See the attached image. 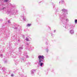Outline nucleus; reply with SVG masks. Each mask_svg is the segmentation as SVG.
Segmentation results:
<instances>
[{"instance_id":"obj_1","label":"nucleus","mask_w":77,"mask_h":77,"mask_svg":"<svg viewBox=\"0 0 77 77\" xmlns=\"http://www.w3.org/2000/svg\"><path fill=\"white\" fill-rule=\"evenodd\" d=\"M44 56H38V58L39 59V62H40H40H41V61H42V60H41V59H44Z\"/></svg>"},{"instance_id":"obj_2","label":"nucleus","mask_w":77,"mask_h":77,"mask_svg":"<svg viewBox=\"0 0 77 77\" xmlns=\"http://www.w3.org/2000/svg\"><path fill=\"white\" fill-rule=\"evenodd\" d=\"M70 32L71 33V34H72V33H74V31H71Z\"/></svg>"},{"instance_id":"obj_3","label":"nucleus","mask_w":77,"mask_h":77,"mask_svg":"<svg viewBox=\"0 0 77 77\" xmlns=\"http://www.w3.org/2000/svg\"><path fill=\"white\" fill-rule=\"evenodd\" d=\"M31 26V24H28L27 25V26H28V27H29V26Z\"/></svg>"},{"instance_id":"obj_4","label":"nucleus","mask_w":77,"mask_h":77,"mask_svg":"<svg viewBox=\"0 0 77 77\" xmlns=\"http://www.w3.org/2000/svg\"><path fill=\"white\" fill-rule=\"evenodd\" d=\"M42 65H43V63H41L40 64V66H42Z\"/></svg>"},{"instance_id":"obj_5","label":"nucleus","mask_w":77,"mask_h":77,"mask_svg":"<svg viewBox=\"0 0 77 77\" xmlns=\"http://www.w3.org/2000/svg\"><path fill=\"white\" fill-rule=\"evenodd\" d=\"M75 23H77V20H75Z\"/></svg>"},{"instance_id":"obj_6","label":"nucleus","mask_w":77,"mask_h":77,"mask_svg":"<svg viewBox=\"0 0 77 77\" xmlns=\"http://www.w3.org/2000/svg\"><path fill=\"white\" fill-rule=\"evenodd\" d=\"M8 0H5V2H7V1Z\"/></svg>"},{"instance_id":"obj_7","label":"nucleus","mask_w":77,"mask_h":77,"mask_svg":"<svg viewBox=\"0 0 77 77\" xmlns=\"http://www.w3.org/2000/svg\"><path fill=\"white\" fill-rule=\"evenodd\" d=\"M26 40L27 41H29V39L28 38H26Z\"/></svg>"},{"instance_id":"obj_8","label":"nucleus","mask_w":77,"mask_h":77,"mask_svg":"<svg viewBox=\"0 0 77 77\" xmlns=\"http://www.w3.org/2000/svg\"><path fill=\"white\" fill-rule=\"evenodd\" d=\"M62 11H65V9H64L63 10H62Z\"/></svg>"},{"instance_id":"obj_9","label":"nucleus","mask_w":77,"mask_h":77,"mask_svg":"<svg viewBox=\"0 0 77 77\" xmlns=\"http://www.w3.org/2000/svg\"><path fill=\"white\" fill-rule=\"evenodd\" d=\"M11 76H14V75L13 74H11Z\"/></svg>"},{"instance_id":"obj_10","label":"nucleus","mask_w":77,"mask_h":77,"mask_svg":"<svg viewBox=\"0 0 77 77\" xmlns=\"http://www.w3.org/2000/svg\"><path fill=\"white\" fill-rule=\"evenodd\" d=\"M23 49V48H22V49Z\"/></svg>"}]
</instances>
